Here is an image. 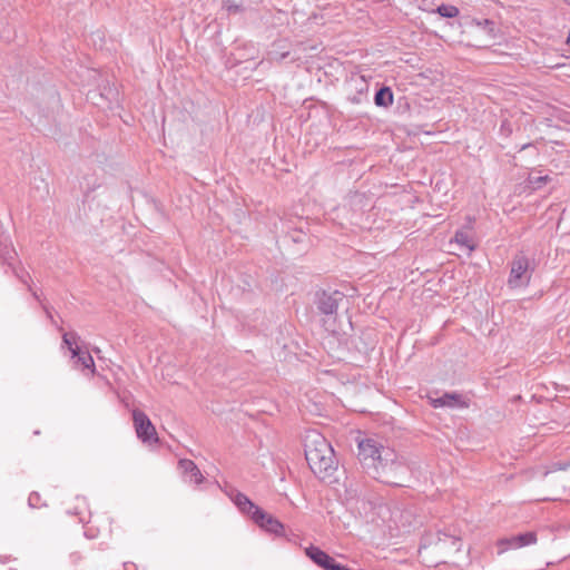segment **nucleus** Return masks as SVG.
Segmentation results:
<instances>
[{"label":"nucleus","mask_w":570,"mask_h":570,"mask_svg":"<svg viewBox=\"0 0 570 570\" xmlns=\"http://www.w3.org/2000/svg\"><path fill=\"white\" fill-rule=\"evenodd\" d=\"M305 458L314 474L325 480L336 471V459L331 443L316 430L307 431L304 439Z\"/></svg>","instance_id":"obj_1"},{"label":"nucleus","mask_w":570,"mask_h":570,"mask_svg":"<svg viewBox=\"0 0 570 570\" xmlns=\"http://www.w3.org/2000/svg\"><path fill=\"white\" fill-rule=\"evenodd\" d=\"M407 472L409 468L405 462L397 456L393 449L389 448L382 452L381 460L371 474L383 483L402 485Z\"/></svg>","instance_id":"obj_2"},{"label":"nucleus","mask_w":570,"mask_h":570,"mask_svg":"<svg viewBox=\"0 0 570 570\" xmlns=\"http://www.w3.org/2000/svg\"><path fill=\"white\" fill-rule=\"evenodd\" d=\"M543 487L553 492L570 490V463H554L543 475Z\"/></svg>","instance_id":"obj_3"},{"label":"nucleus","mask_w":570,"mask_h":570,"mask_svg":"<svg viewBox=\"0 0 570 570\" xmlns=\"http://www.w3.org/2000/svg\"><path fill=\"white\" fill-rule=\"evenodd\" d=\"M357 448L358 460L370 474L381 460L382 452L389 449L381 445L376 440L370 438L360 440Z\"/></svg>","instance_id":"obj_4"},{"label":"nucleus","mask_w":570,"mask_h":570,"mask_svg":"<svg viewBox=\"0 0 570 570\" xmlns=\"http://www.w3.org/2000/svg\"><path fill=\"white\" fill-rule=\"evenodd\" d=\"M134 428L137 438L147 444H156L159 439L157 435V431L155 425L151 423L150 419L138 409H134L131 412Z\"/></svg>","instance_id":"obj_5"},{"label":"nucleus","mask_w":570,"mask_h":570,"mask_svg":"<svg viewBox=\"0 0 570 570\" xmlns=\"http://www.w3.org/2000/svg\"><path fill=\"white\" fill-rule=\"evenodd\" d=\"M538 541L535 532H525L512 537H507L498 540V553L502 554L508 550H515L531 544H535Z\"/></svg>","instance_id":"obj_6"},{"label":"nucleus","mask_w":570,"mask_h":570,"mask_svg":"<svg viewBox=\"0 0 570 570\" xmlns=\"http://www.w3.org/2000/svg\"><path fill=\"white\" fill-rule=\"evenodd\" d=\"M531 273L529 271V261L525 256H517L511 266L509 285L511 287H520L527 285L530 281Z\"/></svg>","instance_id":"obj_7"},{"label":"nucleus","mask_w":570,"mask_h":570,"mask_svg":"<svg viewBox=\"0 0 570 570\" xmlns=\"http://www.w3.org/2000/svg\"><path fill=\"white\" fill-rule=\"evenodd\" d=\"M259 528L263 530L274 533L277 535L283 534L284 525L281 521H278L273 515L266 513L261 508L259 510H255L254 517L252 519Z\"/></svg>","instance_id":"obj_8"},{"label":"nucleus","mask_w":570,"mask_h":570,"mask_svg":"<svg viewBox=\"0 0 570 570\" xmlns=\"http://www.w3.org/2000/svg\"><path fill=\"white\" fill-rule=\"evenodd\" d=\"M17 253L14 249L7 252L6 256L2 254V261H6L9 268L12 269L13 274L20 278L22 283L28 286V289L32 293V295L38 298L37 292L29 284L30 275L26 272L21 266L16 265Z\"/></svg>","instance_id":"obj_9"},{"label":"nucleus","mask_w":570,"mask_h":570,"mask_svg":"<svg viewBox=\"0 0 570 570\" xmlns=\"http://www.w3.org/2000/svg\"><path fill=\"white\" fill-rule=\"evenodd\" d=\"M305 553L313 562L325 570H332L335 564V560L317 547L306 548Z\"/></svg>","instance_id":"obj_10"},{"label":"nucleus","mask_w":570,"mask_h":570,"mask_svg":"<svg viewBox=\"0 0 570 570\" xmlns=\"http://www.w3.org/2000/svg\"><path fill=\"white\" fill-rule=\"evenodd\" d=\"M178 466L183 474L185 475V480L187 482L195 484H199L203 482V474L191 460L183 459L179 461Z\"/></svg>","instance_id":"obj_11"},{"label":"nucleus","mask_w":570,"mask_h":570,"mask_svg":"<svg viewBox=\"0 0 570 570\" xmlns=\"http://www.w3.org/2000/svg\"><path fill=\"white\" fill-rule=\"evenodd\" d=\"M71 358L73 361L75 368L80 370L82 372L88 371L90 375L95 374V362L88 351H82L80 348L77 355H71Z\"/></svg>","instance_id":"obj_12"},{"label":"nucleus","mask_w":570,"mask_h":570,"mask_svg":"<svg viewBox=\"0 0 570 570\" xmlns=\"http://www.w3.org/2000/svg\"><path fill=\"white\" fill-rule=\"evenodd\" d=\"M433 407H465L466 403L463 397L456 393H446L440 397L432 400Z\"/></svg>","instance_id":"obj_13"},{"label":"nucleus","mask_w":570,"mask_h":570,"mask_svg":"<svg viewBox=\"0 0 570 570\" xmlns=\"http://www.w3.org/2000/svg\"><path fill=\"white\" fill-rule=\"evenodd\" d=\"M453 243L459 246L460 249L471 253L475 248V243L472 234L469 229H460L455 233Z\"/></svg>","instance_id":"obj_14"},{"label":"nucleus","mask_w":570,"mask_h":570,"mask_svg":"<svg viewBox=\"0 0 570 570\" xmlns=\"http://www.w3.org/2000/svg\"><path fill=\"white\" fill-rule=\"evenodd\" d=\"M233 502L243 513L248 514L250 519H253L255 510H259V507L254 504L247 495L240 492L233 497Z\"/></svg>","instance_id":"obj_15"},{"label":"nucleus","mask_w":570,"mask_h":570,"mask_svg":"<svg viewBox=\"0 0 570 570\" xmlns=\"http://www.w3.org/2000/svg\"><path fill=\"white\" fill-rule=\"evenodd\" d=\"M336 295H327L323 294L318 299V309L324 314H333L337 309V298Z\"/></svg>","instance_id":"obj_16"},{"label":"nucleus","mask_w":570,"mask_h":570,"mask_svg":"<svg viewBox=\"0 0 570 570\" xmlns=\"http://www.w3.org/2000/svg\"><path fill=\"white\" fill-rule=\"evenodd\" d=\"M79 335L76 332H65L62 334V346H66L71 355L79 353Z\"/></svg>","instance_id":"obj_17"},{"label":"nucleus","mask_w":570,"mask_h":570,"mask_svg":"<svg viewBox=\"0 0 570 570\" xmlns=\"http://www.w3.org/2000/svg\"><path fill=\"white\" fill-rule=\"evenodd\" d=\"M448 544H451L454 551H460L462 547L460 539L452 535L443 534V538H439V541L435 543L434 549L436 551H444L446 550Z\"/></svg>","instance_id":"obj_18"},{"label":"nucleus","mask_w":570,"mask_h":570,"mask_svg":"<svg viewBox=\"0 0 570 570\" xmlns=\"http://www.w3.org/2000/svg\"><path fill=\"white\" fill-rule=\"evenodd\" d=\"M375 104L377 106H387L392 104L393 96L389 88H382L375 94Z\"/></svg>","instance_id":"obj_19"},{"label":"nucleus","mask_w":570,"mask_h":570,"mask_svg":"<svg viewBox=\"0 0 570 570\" xmlns=\"http://www.w3.org/2000/svg\"><path fill=\"white\" fill-rule=\"evenodd\" d=\"M438 13L445 18H454L459 14V9L451 4H441L436 9Z\"/></svg>","instance_id":"obj_20"},{"label":"nucleus","mask_w":570,"mask_h":570,"mask_svg":"<svg viewBox=\"0 0 570 570\" xmlns=\"http://www.w3.org/2000/svg\"><path fill=\"white\" fill-rule=\"evenodd\" d=\"M551 178L548 175L539 176V177H529L528 181L532 185L533 189L541 187V185L550 181Z\"/></svg>","instance_id":"obj_21"},{"label":"nucleus","mask_w":570,"mask_h":570,"mask_svg":"<svg viewBox=\"0 0 570 570\" xmlns=\"http://www.w3.org/2000/svg\"><path fill=\"white\" fill-rule=\"evenodd\" d=\"M40 501H41V498H40L39 493H36V492L31 493L28 498V503L32 508H39Z\"/></svg>","instance_id":"obj_22"},{"label":"nucleus","mask_w":570,"mask_h":570,"mask_svg":"<svg viewBox=\"0 0 570 570\" xmlns=\"http://www.w3.org/2000/svg\"><path fill=\"white\" fill-rule=\"evenodd\" d=\"M429 551V549L426 547H424L423 549H420V554L422 556V558H424V553H426Z\"/></svg>","instance_id":"obj_23"},{"label":"nucleus","mask_w":570,"mask_h":570,"mask_svg":"<svg viewBox=\"0 0 570 570\" xmlns=\"http://www.w3.org/2000/svg\"><path fill=\"white\" fill-rule=\"evenodd\" d=\"M567 43L570 45V31H569V35H568V38H567Z\"/></svg>","instance_id":"obj_24"}]
</instances>
